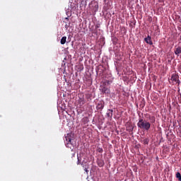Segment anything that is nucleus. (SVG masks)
Here are the masks:
<instances>
[{"instance_id":"1","label":"nucleus","mask_w":181,"mask_h":181,"mask_svg":"<svg viewBox=\"0 0 181 181\" xmlns=\"http://www.w3.org/2000/svg\"><path fill=\"white\" fill-rule=\"evenodd\" d=\"M148 119L150 120V122L144 120L142 118L139 119V122L137 123L138 128H140V129H144V131L151 129V124H155L156 118H155V116H149Z\"/></svg>"},{"instance_id":"2","label":"nucleus","mask_w":181,"mask_h":181,"mask_svg":"<svg viewBox=\"0 0 181 181\" xmlns=\"http://www.w3.org/2000/svg\"><path fill=\"white\" fill-rule=\"evenodd\" d=\"M170 84H177V86H180V80H179V74L174 73L171 76V78L168 79Z\"/></svg>"},{"instance_id":"3","label":"nucleus","mask_w":181,"mask_h":181,"mask_svg":"<svg viewBox=\"0 0 181 181\" xmlns=\"http://www.w3.org/2000/svg\"><path fill=\"white\" fill-rule=\"evenodd\" d=\"M65 144H66V148H70V149H73V148H74V146H73V142L71 141V136L69 134H67L65 136Z\"/></svg>"},{"instance_id":"4","label":"nucleus","mask_w":181,"mask_h":181,"mask_svg":"<svg viewBox=\"0 0 181 181\" xmlns=\"http://www.w3.org/2000/svg\"><path fill=\"white\" fill-rule=\"evenodd\" d=\"M100 91H101L102 94H110L111 93L110 88H107L105 85L100 86Z\"/></svg>"},{"instance_id":"5","label":"nucleus","mask_w":181,"mask_h":181,"mask_svg":"<svg viewBox=\"0 0 181 181\" xmlns=\"http://www.w3.org/2000/svg\"><path fill=\"white\" fill-rule=\"evenodd\" d=\"M144 40L146 43H147L148 45H153V43L152 42V38L149 35H148L147 37L144 39Z\"/></svg>"},{"instance_id":"6","label":"nucleus","mask_w":181,"mask_h":181,"mask_svg":"<svg viewBox=\"0 0 181 181\" xmlns=\"http://www.w3.org/2000/svg\"><path fill=\"white\" fill-rule=\"evenodd\" d=\"M114 112V110L112 109H109L107 111V118H110V119H112V113Z\"/></svg>"},{"instance_id":"7","label":"nucleus","mask_w":181,"mask_h":181,"mask_svg":"<svg viewBox=\"0 0 181 181\" xmlns=\"http://www.w3.org/2000/svg\"><path fill=\"white\" fill-rule=\"evenodd\" d=\"M105 103L104 102H99L96 106L97 110H103L104 108Z\"/></svg>"},{"instance_id":"8","label":"nucleus","mask_w":181,"mask_h":181,"mask_svg":"<svg viewBox=\"0 0 181 181\" xmlns=\"http://www.w3.org/2000/svg\"><path fill=\"white\" fill-rule=\"evenodd\" d=\"M64 22L66 23L65 24V28L66 29H69V28H70V21H69V18H65Z\"/></svg>"},{"instance_id":"9","label":"nucleus","mask_w":181,"mask_h":181,"mask_svg":"<svg viewBox=\"0 0 181 181\" xmlns=\"http://www.w3.org/2000/svg\"><path fill=\"white\" fill-rule=\"evenodd\" d=\"M97 163H98V166H99L100 168H103V166H104L105 165L104 161L101 159H98Z\"/></svg>"},{"instance_id":"10","label":"nucleus","mask_w":181,"mask_h":181,"mask_svg":"<svg viewBox=\"0 0 181 181\" xmlns=\"http://www.w3.org/2000/svg\"><path fill=\"white\" fill-rule=\"evenodd\" d=\"M175 54H176L177 56H179V54H180L181 53V47H177L175 50L174 51Z\"/></svg>"},{"instance_id":"11","label":"nucleus","mask_w":181,"mask_h":181,"mask_svg":"<svg viewBox=\"0 0 181 181\" xmlns=\"http://www.w3.org/2000/svg\"><path fill=\"white\" fill-rule=\"evenodd\" d=\"M77 165H81V166H84V162H81V154H80V156H78Z\"/></svg>"},{"instance_id":"12","label":"nucleus","mask_w":181,"mask_h":181,"mask_svg":"<svg viewBox=\"0 0 181 181\" xmlns=\"http://www.w3.org/2000/svg\"><path fill=\"white\" fill-rule=\"evenodd\" d=\"M127 131H129V132H132V131H134V126H132V125H129V126L127 127Z\"/></svg>"},{"instance_id":"13","label":"nucleus","mask_w":181,"mask_h":181,"mask_svg":"<svg viewBox=\"0 0 181 181\" xmlns=\"http://www.w3.org/2000/svg\"><path fill=\"white\" fill-rule=\"evenodd\" d=\"M66 40H67V37H62L61 39V45H64L66 43Z\"/></svg>"},{"instance_id":"14","label":"nucleus","mask_w":181,"mask_h":181,"mask_svg":"<svg viewBox=\"0 0 181 181\" xmlns=\"http://www.w3.org/2000/svg\"><path fill=\"white\" fill-rule=\"evenodd\" d=\"M79 104L80 105H84L86 104V100H84V98H80Z\"/></svg>"},{"instance_id":"15","label":"nucleus","mask_w":181,"mask_h":181,"mask_svg":"<svg viewBox=\"0 0 181 181\" xmlns=\"http://www.w3.org/2000/svg\"><path fill=\"white\" fill-rule=\"evenodd\" d=\"M111 83H112V81L106 80L105 81L103 82V86H110V84H111Z\"/></svg>"},{"instance_id":"16","label":"nucleus","mask_w":181,"mask_h":181,"mask_svg":"<svg viewBox=\"0 0 181 181\" xmlns=\"http://www.w3.org/2000/svg\"><path fill=\"white\" fill-rule=\"evenodd\" d=\"M175 176H176L177 179H178L179 181H181L180 173H177Z\"/></svg>"},{"instance_id":"17","label":"nucleus","mask_w":181,"mask_h":181,"mask_svg":"<svg viewBox=\"0 0 181 181\" xmlns=\"http://www.w3.org/2000/svg\"><path fill=\"white\" fill-rule=\"evenodd\" d=\"M144 144L145 145H148V144H149V139H145L144 140Z\"/></svg>"},{"instance_id":"18","label":"nucleus","mask_w":181,"mask_h":181,"mask_svg":"<svg viewBox=\"0 0 181 181\" xmlns=\"http://www.w3.org/2000/svg\"><path fill=\"white\" fill-rule=\"evenodd\" d=\"M98 152L99 153H103V152H104V150H103V148H98Z\"/></svg>"},{"instance_id":"19","label":"nucleus","mask_w":181,"mask_h":181,"mask_svg":"<svg viewBox=\"0 0 181 181\" xmlns=\"http://www.w3.org/2000/svg\"><path fill=\"white\" fill-rule=\"evenodd\" d=\"M83 168H84V170L86 173H88V168H87V165H83Z\"/></svg>"},{"instance_id":"20","label":"nucleus","mask_w":181,"mask_h":181,"mask_svg":"<svg viewBox=\"0 0 181 181\" xmlns=\"http://www.w3.org/2000/svg\"><path fill=\"white\" fill-rule=\"evenodd\" d=\"M83 119H86V121H88V118H83Z\"/></svg>"},{"instance_id":"21","label":"nucleus","mask_w":181,"mask_h":181,"mask_svg":"<svg viewBox=\"0 0 181 181\" xmlns=\"http://www.w3.org/2000/svg\"><path fill=\"white\" fill-rule=\"evenodd\" d=\"M95 28H98V25H96Z\"/></svg>"}]
</instances>
